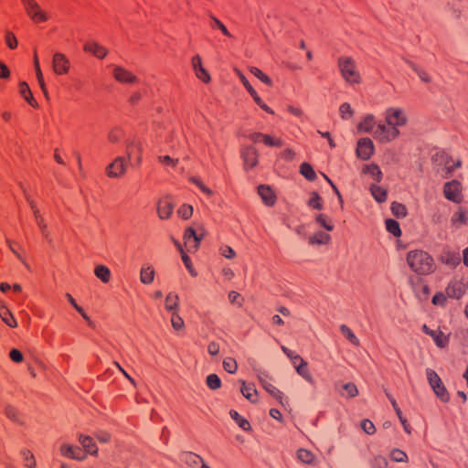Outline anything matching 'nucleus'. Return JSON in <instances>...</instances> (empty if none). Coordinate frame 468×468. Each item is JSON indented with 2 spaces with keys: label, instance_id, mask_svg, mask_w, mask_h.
I'll list each match as a JSON object with an SVG mask.
<instances>
[{
  "label": "nucleus",
  "instance_id": "obj_60",
  "mask_svg": "<svg viewBox=\"0 0 468 468\" xmlns=\"http://www.w3.org/2000/svg\"><path fill=\"white\" fill-rule=\"evenodd\" d=\"M5 43L11 49H14L17 47V39L16 36L8 30L5 32Z\"/></svg>",
  "mask_w": 468,
  "mask_h": 468
},
{
  "label": "nucleus",
  "instance_id": "obj_20",
  "mask_svg": "<svg viewBox=\"0 0 468 468\" xmlns=\"http://www.w3.org/2000/svg\"><path fill=\"white\" fill-rule=\"evenodd\" d=\"M27 201H28V202H29V204H30V207H31V208H32V210H33V212H34L35 218H36V219H37V225L39 226V228H40V229H41V231H42L43 235H44L46 238H48V226H47V224H45V222H44L43 218L40 217V215H39V210L37 208V207H36L35 203H34L32 200H30V198H29L27 196Z\"/></svg>",
  "mask_w": 468,
  "mask_h": 468
},
{
  "label": "nucleus",
  "instance_id": "obj_5",
  "mask_svg": "<svg viewBox=\"0 0 468 468\" xmlns=\"http://www.w3.org/2000/svg\"><path fill=\"white\" fill-rule=\"evenodd\" d=\"M126 168L127 160L124 157L118 156L106 167V173L109 177L116 178L122 176Z\"/></svg>",
  "mask_w": 468,
  "mask_h": 468
},
{
  "label": "nucleus",
  "instance_id": "obj_52",
  "mask_svg": "<svg viewBox=\"0 0 468 468\" xmlns=\"http://www.w3.org/2000/svg\"><path fill=\"white\" fill-rule=\"evenodd\" d=\"M212 21V27H218L225 36L231 37V34L228 30V28L225 27L221 21H219L216 16L210 15L209 16Z\"/></svg>",
  "mask_w": 468,
  "mask_h": 468
},
{
  "label": "nucleus",
  "instance_id": "obj_16",
  "mask_svg": "<svg viewBox=\"0 0 468 468\" xmlns=\"http://www.w3.org/2000/svg\"><path fill=\"white\" fill-rule=\"evenodd\" d=\"M180 460L192 467H196L198 464L202 465L205 463L202 457L191 452H185L181 453Z\"/></svg>",
  "mask_w": 468,
  "mask_h": 468
},
{
  "label": "nucleus",
  "instance_id": "obj_9",
  "mask_svg": "<svg viewBox=\"0 0 468 468\" xmlns=\"http://www.w3.org/2000/svg\"><path fill=\"white\" fill-rule=\"evenodd\" d=\"M374 144L369 138H362L358 141L356 154L358 157L367 160L373 154Z\"/></svg>",
  "mask_w": 468,
  "mask_h": 468
},
{
  "label": "nucleus",
  "instance_id": "obj_62",
  "mask_svg": "<svg viewBox=\"0 0 468 468\" xmlns=\"http://www.w3.org/2000/svg\"><path fill=\"white\" fill-rule=\"evenodd\" d=\"M197 234V232L193 228H187L186 229V231L184 233V240H185V244L187 248Z\"/></svg>",
  "mask_w": 468,
  "mask_h": 468
},
{
  "label": "nucleus",
  "instance_id": "obj_35",
  "mask_svg": "<svg viewBox=\"0 0 468 468\" xmlns=\"http://www.w3.org/2000/svg\"><path fill=\"white\" fill-rule=\"evenodd\" d=\"M229 415L233 420L241 428L243 431H249L250 429V422L241 417L236 410H230Z\"/></svg>",
  "mask_w": 468,
  "mask_h": 468
},
{
  "label": "nucleus",
  "instance_id": "obj_61",
  "mask_svg": "<svg viewBox=\"0 0 468 468\" xmlns=\"http://www.w3.org/2000/svg\"><path fill=\"white\" fill-rule=\"evenodd\" d=\"M448 158H449L448 154L445 152L441 151V152H437L432 156V161L437 165L442 166V165L444 164L445 160H447Z\"/></svg>",
  "mask_w": 468,
  "mask_h": 468
},
{
  "label": "nucleus",
  "instance_id": "obj_59",
  "mask_svg": "<svg viewBox=\"0 0 468 468\" xmlns=\"http://www.w3.org/2000/svg\"><path fill=\"white\" fill-rule=\"evenodd\" d=\"M372 468H388V460L383 456H376L372 461Z\"/></svg>",
  "mask_w": 468,
  "mask_h": 468
},
{
  "label": "nucleus",
  "instance_id": "obj_19",
  "mask_svg": "<svg viewBox=\"0 0 468 468\" xmlns=\"http://www.w3.org/2000/svg\"><path fill=\"white\" fill-rule=\"evenodd\" d=\"M79 441L82 445L83 449L86 451V452L93 455L97 454L98 449L95 443L93 442L91 437L86 435H80Z\"/></svg>",
  "mask_w": 468,
  "mask_h": 468
},
{
  "label": "nucleus",
  "instance_id": "obj_64",
  "mask_svg": "<svg viewBox=\"0 0 468 468\" xmlns=\"http://www.w3.org/2000/svg\"><path fill=\"white\" fill-rule=\"evenodd\" d=\"M361 428L367 434H373L376 431L374 423L369 420H364L361 423Z\"/></svg>",
  "mask_w": 468,
  "mask_h": 468
},
{
  "label": "nucleus",
  "instance_id": "obj_45",
  "mask_svg": "<svg viewBox=\"0 0 468 468\" xmlns=\"http://www.w3.org/2000/svg\"><path fill=\"white\" fill-rule=\"evenodd\" d=\"M223 367L229 374H235L238 369V365L235 359L227 357L223 360Z\"/></svg>",
  "mask_w": 468,
  "mask_h": 468
},
{
  "label": "nucleus",
  "instance_id": "obj_44",
  "mask_svg": "<svg viewBox=\"0 0 468 468\" xmlns=\"http://www.w3.org/2000/svg\"><path fill=\"white\" fill-rule=\"evenodd\" d=\"M207 385L211 389H218L221 386V380L217 374H210L207 377Z\"/></svg>",
  "mask_w": 468,
  "mask_h": 468
},
{
  "label": "nucleus",
  "instance_id": "obj_22",
  "mask_svg": "<svg viewBox=\"0 0 468 468\" xmlns=\"http://www.w3.org/2000/svg\"><path fill=\"white\" fill-rule=\"evenodd\" d=\"M19 92L21 94V96L24 97V99L33 107H37V102L35 101L34 98H33V95L31 93V90L27 85V82L25 81H22L20 82L19 84Z\"/></svg>",
  "mask_w": 468,
  "mask_h": 468
},
{
  "label": "nucleus",
  "instance_id": "obj_3",
  "mask_svg": "<svg viewBox=\"0 0 468 468\" xmlns=\"http://www.w3.org/2000/svg\"><path fill=\"white\" fill-rule=\"evenodd\" d=\"M338 68L343 79L349 84L359 83L361 79L355 60L350 57H340Z\"/></svg>",
  "mask_w": 468,
  "mask_h": 468
},
{
  "label": "nucleus",
  "instance_id": "obj_49",
  "mask_svg": "<svg viewBox=\"0 0 468 468\" xmlns=\"http://www.w3.org/2000/svg\"><path fill=\"white\" fill-rule=\"evenodd\" d=\"M171 324L175 330H181L185 326L184 320L176 311L172 313Z\"/></svg>",
  "mask_w": 468,
  "mask_h": 468
},
{
  "label": "nucleus",
  "instance_id": "obj_32",
  "mask_svg": "<svg viewBox=\"0 0 468 468\" xmlns=\"http://www.w3.org/2000/svg\"><path fill=\"white\" fill-rule=\"evenodd\" d=\"M20 454L23 458L24 465L27 468H35L36 467V465H37L36 459H35L33 453L29 450L23 449L20 452Z\"/></svg>",
  "mask_w": 468,
  "mask_h": 468
},
{
  "label": "nucleus",
  "instance_id": "obj_54",
  "mask_svg": "<svg viewBox=\"0 0 468 468\" xmlns=\"http://www.w3.org/2000/svg\"><path fill=\"white\" fill-rule=\"evenodd\" d=\"M177 213L183 219H187L193 214V207L190 205H183L179 207Z\"/></svg>",
  "mask_w": 468,
  "mask_h": 468
},
{
  "label": "nucleus",
  "instance_id": "obj_48",
  "mask_svg": "<svg viewBox=\"0 0 468 468\" xmlns=\"http://www.w3.org/2000/svg\"><path fill=\"white\" fill-rule=\"evenodd\" d=\"M339 112H340L341 118L344 120H347V119L351 118L354 114V111L352 110L350 104L347 102H345L340 105Z\"/></svg>",
  "mask_w": 468,
  "mask_h": 468
},
{
  "label": "nucleus",
  "instance_id": "obj_30",
  "mask_svg": "<svg viewBox=\"0 0 468 468\" xmlns=\"http://www.w3.org/2000/svg\"><path fill=\"white\" fill-rule=\"evenodd\" d=\"M79 450L80 449L78 447H73L72 445L69 444H63L60 447V452L62 455L68 458L82 461V458H80L79 455H77L76 453V452Z\"/></svg>",
  "mask_w": 468,
  "mask_h": 468
},
{
  "label": "nucleus",
  "instance_id": "obj_17",
  "mask_svg": "<svg viewBox=\"0 0 468 468\" xmlns=\"http://www.w3.org/2000/svg\"><path fill=\"white\" fill-rule=\"evenodd\" d=\"M173 209L174 206L170 202L165 200L158 202L157 213L161 219L168 218L171 216Z\"/></svg>",
  "mask_w": 468,
  "mask_h": 468
},
{
  "label": "nucleus",
  "instance_id": "obj_11",
  "mask_svg": "<svg viewBox=\"0 0 468 468\" xmlns=\"http://www.w3.org/2000/svg\"><path fill=\"white\" fill-rule=\"evenodd\" d=\"M84 50L93 54L98 58H103L108 54L107 48L95 41L86 43Z\"/></svg>",
  "mask_w": 468,
  "mask_h": 468
},
{
  "label": "nucleus",
  "instance_id": "obj_42",
  "mask_svg": "<svg viewBox=\"0 0 468 468\" xmlns=\"http://www.w3.org/2000/svg\"><path fill=\"white\" fill-rule=\"evenodd\" d=\"M250 71L251 72V74H253L256 78H258L263 83H265L269 86L272 85L271 80L258 68L250 67Z\"/></svg>",
  "mask_w": 468,
  "mask_h": 468
},
{
  "label": "nucleus",
  "instance_id": "obj_8",
  "mask_svg": "<svg viewBox=\"0 0 468 468\" xmlns=\"http://www.w3.org/2000/svg\"><path fill=\"white\" fill-rule=\"evenodd\" d=\"M113 78L121 83H134L137 77L121 66H112Z\"/></svg>",
  "mask_w": 468,
  "mask_h": 468
},
{
  "label": "nucleus",
  "instance_id": "obj_57",
  "mask_svg": "<svg viewBox=\"0 0 468 468\" xmlns=\"http://www.w3.org/2000/svg\"><path fill=\"white\" fill-rule=\"evenodd\" d=\"M255 372H256V375H257V378L258 380L260 381V383L261 384L262 388L269 384L270 382L268 381L269 379V374L266 370H263V369H254Z\"/></svg>",
  "mask_w": 468,
  "mask_h": 468
},
{
  "label": "nucleus",
  "instance_id": "obj_37",
  "mask_svg": "<svg viewBox=\"0 0 468 468\" xmlns=\"http://www.w3.org/2000/svg\"><path fill=\"white\" fill-rule=\"evenodd\" d=\"M300 173L309 181L316 178V174L313 166L308 163H303L300 167Z\"/></svg>",
  "mask_w": 468,
  "mask_h": 468
},
{
  "label": "nucleus",
  "instance_id": "obj_34",
  "mask_svg": "<svg viewBox=\"0 0 468 468\" xmlns=\"http://www.w3.org/2000/svg\"><path fill=\"white\" fill-rule=\"evenodd\" d=\"M340 332L347 338V340L354 346H359V339L353 333V331L346 324L339 326Z\"/></svg>",
  "mask_w": 468,
  "mask_h": 468
},
{
  "label": "nucleus",
  "instance_id": "obj_33",
  "mask_svg": "<svg viewBox=\"0 0 468 468\" xmlns=\"http://www.w3.org/2000/svg\"><path fill=\"white\" fill-rule=\"evenodd\" d=\"M94 273L102 282H108L111 277V271L104 265H99L95 268Z\"/></svg>",
  "mask_w": 468,
  "mask_h": 468
},
{
  "label": "nucleus",
  "instance_id": "obj_1",
  "mask_svg": "<svg viewBox=\"0 0 468 468\" xmlns=\"http://www.w3.org/2000/svg\"><path fill=\"white\" fill-rule=\"evenodd\" d=\"M384 116L385 123H378L373 136L382 143H388L400 134L399 128L407 124L408 118L400 108H388L386 110Z\"/></svg>",
  "mask_w": 468,
  "mask_h": 468
},
{
  "label": "nucleus",
  "instance_id": "obj_31",
  "mask_svg": "<svg viewBox=\"0 0 468 468\" xmlns=\"http://www.w3.org/2000/svg\"><path fill=\"white\" fill-rule=\"evenodd\" d=\"M364 172L370 175L371 177L377 182H380L382 179V172L378 165L371 164L364 167Z\"/></svg>",
  "mask_w": 468,
  "mask_h": 468
},
{
  "label": "nucleus",
  "instance_id": "obj_18",
  "mask_svg": "<svg viewBox=\"0 0 468 468\" xmlns=\"http://www.w3.org/2000/svg\"><path fill=\"white\" fill-rule=\"evenodd\" d=\"M429 335L441 348L445 347L449 343V336L440 330H432V332H429Z\"/></svg>",
  "mask_w": 468,
  "mask_h": 468
},
{
  "label": "nucleus",
  "instance_id": "obj_24",
  "mask_svg": "<svg viewBox=\"0 0 468 468\" xmlns=\"http://www.w3.org/2000/svg\"><path fill=\"white\" fill-rule=\"evenodd\" d=\"M0 317L3 320V322L5 323L10 327H16L17 325V323L14 318L12 313L5 306L0 307Z\"/></svg>",
  "mask_w": 468,
  "mask_h": 468
},
{
  "label": "nucleus",
  "instance_id": "obj_55",
  "mask_svg": "<svg viewBox=\"0 0 468 468\" xmlns=\"http://www.w3.org/2000/svg\"><path fill=\"white\" fill-rule=\"evenodd\" d=\"M308 205L315 209H322L323 205L321 202V197L316 192L312 193V197L308 201Z\"/></svg>",
  "mask_w": 468,
  "mask_h": 468
},
{
  "label": "nucleus",
  "instance_id": "obj_15",
  "mask_svg": "<svg viewBox=\"0 0 468 468\" xmlns=\"http://www.w3.org/2000/svg\"><path fill=\"white\" fill-rule=\"evenodd\" d=\"M241 155L247 167H254L257 165V151L253 147L245 148Z\"/></svg>",
  "mask_w": 468,
  "mask_h": 468
},
{
  "label": "nucleus",
  "instance_id": "obj_50",
  "mask_svg": "<svg viewBox=\"0 0 468 468\" xmlns=\"http://www.w3.org/2000/svg\"><path fill=\"white\" fill-rule=\"evenodd\" d=\"M126 146H127V160H131L132 159V155H133L132 148L137 149L139 154L142 151L141 144L139 142L134 141V140H127L126 141Z\"/></svg>",
  "mask_w": 468,
  "mask_h": 468
},
{
  "label": "nucleus",
  "instance_id": "obj_29",
  "mask_svg": "<svg viewBox=\"0 0 468 468\" xmlns=\"http://www.w3.org/2000/svg\"><path fill=\"white\" fill-rule=\"evenodd\" d=\"M179 298L174 292H169L165 297V309L170 312H175L178 308Z\"/></svg>",
  "mask_w": 468,
  "mask_h": 468
},
{
  "label": "nucleus",
  "instance_id": "obj_46",
  "mask_svg": "<svg viewBox=\"0 0 468 468\" xmlns=\"http://www.w3.org/2000/svg\"><path fill=\"white\" fill-rule=\"evenodd\" d=\"M391 211L394 214V216L398 218H404L407 215V209L406 207L398 202H393L391 204Z\"/></svg>",
  "mask_w": 468,
  "mask_h": 468
},
{
  "label": "nucleus",
  "instance_id": "obj_53",
  "mask_svg": "<svg viewBox=\"0 0 468 468\" xmlns=\"http://www.w3.org/2000/svg\"><path fill=\"white\" fill-rule=\"evenodd\" d=\"M390 456H391V459L397 463H404V462H407V460H408L407 454L403 451L399 450V449L393 450L391 452Z\"/></svg>",
  "mask_w": 468,
  "mask_h": 468
},
{
  "label": "nucleus",
  "instance_id": "obj_40",
  "mask_svg": "<svg viewBox=\"0 0 468 468\" xmlns=\"http://www.w3.org/2000/svg\"><path fill=\"white\" fill-rule=\"evenodd\" d=\"M35 70H36V75H37V79L38 80L39 86H40L45 97L47 99H48V90L46 88V84H45L44 78H43V73L41 71L38 60H36Z\"/></svg>",
  "mask_w": 468,
  "mask_h": 468
},
{
  "label": "nucleus",
  "instance_id": "obj_4",
  "mask_svg": "<svg viewBox=\"0 0 468 468\" xmlns=\"http://www.w3.org/2000/svg\"><path fill=\"white\" fill-rule=\"evenodd\" d=\"M25 5L26 12L34 21L45 22L48 20V15L41 10L36 0H21Z\"/></svg>",
  "mask_w": 468,
  "mask_h": 468
},
{
  "label": "nucleus",
  "instance_id": "obj_6",
  "mask_svg": "<svg viewBox=\"0 0 468 468\" xmlns=\"http://www.w3.org/2000/svg\"><path fill=\"white\" fill-rule=\"evenodd\" d=\"M52 68L58 75L66 74L69 69V61L64 54L57 52L53 56Z\"/></svg>",
  "mask_w": 468,
  "mask_h": 468
},
{
  "label": "nucleus",
  "instance_id": "obj_27",
  "mask_svg": "<svg viewBox=\"0 0 468 468\" xmlns=\"http://www.w3.org/2000/svg\"><path fill=\"white\" fill-rule=\"evenodd\" d=\"M330 239L328 234L319 231L309 238V243L313 245H323L328 243Z\"/></svg>",
  "mask_w": 468,
  "mask_h": 468
},
{
  "label": "nucleus",
  "instance_id": "obj_12",
  "mask_svg": "<svg viewBox=\"0 0 468 468\" xmlns=\"http://www.w3.org/2000/svg\"><path fill=\"white\" fill-rule=\"evenodd\" d=\"M378 124L376 123L375 117L372 114H367L364 120L358 123L357 130L360 133H367L373 134Z\"/></svg>",
  "mask_w": 468,
  "mask_h": 468
},
{
  "label": "nucleus",
  "instance_id": "obj_26",
  "mask_svg": "<svg viewBox=\"0 0 468 468\" xmlns=\"http://www.w3.org/2000/svg\"><path fill=\"white\" fill-rule=\"evenodd\" d=\"M154 270L151 266L143 267L140 273V281L144 284H149L154 281Z\"/></svg>",
  "mask_w": 468,
  "mask_h": 468
},
{
  "label": "nucleus",
  "instance_id": "obj_39",
  "mask_svg": "<svg viewBox=\"0 0 468 468\" xmlns=\"http://www.w3.org/2000/svg\"><path fill=\"white\" fill-rule=\"evenodd\" d=\"M198 230H200V233H197L195 238L192 239V242L187 248V250L192 252L196 251L200 244V241L202 240L204 235H205V229L202 226H199Z\"/></svg>",
  "mask_w": 468,
  "mask_h": 468
},
{
  "label": "nucleus",
  "instance_id": "obj_2",
  "mask_svg": "<svg viewBox=\"0 0 468 468\" xmlns=\"http://www.w3.org/2000/svg\"><path fill=\"white\" fill-rule=\"evenodd\" d=\"M407 262L410 269L420 275L429 274L434 270L432 258L423 250L408 252Z\"/></svg>",
  "mask_w": 468,
  "mask_h": 468
},
{
  "label": "nucleus",
  "instance_id": "obj_56",
  "mask_svg": "<svg viewBox=\"0 0 468 468\" xmlns=\"http://www.w3.org/2000/svg\"><path fill=\"white\" fill-rule=\"evenodd\" d=\"M343 388L346 392V396L349 398H354L358 394V389L354 383H346L343 385Z\"/></svg>",
  "mask_w": 468,
  "mask_h": 468
},
{
  "label": "nucleus",
  "instance_id": "obj_47",
  "mask_svg": "<svg viewBox=\"0 0 468 468\" xmlns=\"http://www.w3.org/2000/svg\"><path fill=\"white\" fill-rule=\"evenodd\" d=\"M432 390L441 401L447 402L449 400V393L447 392L443 383L440 384L438 388H432Z\"/></svg>",
  "mask_w": 468,
  "mask_h": 468
},
{
  "label": "nucleus",
  "instance_id": "obj_10",
  "mask_svg": "<svg viewBox=\"0 0 468 468\" xmlns=\"http://www.w3.org/2000/svg\"><path fill=\"white\" fill-rule=\"evenodd\" d=\"M465 292V285L459 281H453L449 283L446 288V294L448 297L460 299Z\"/></svg>",
  "mask_w": 468,
  "mask_h": 468
},
{
  "label": "nucleus",
  "instance_id": "obj_25",
  "mask_svg": "<svg viewBox=\"0 0 468 468\" xmlns=\"http://www.w3.org/2000/svg\"><path fill=\"white\" fill-rule=\"evenodd\" d=\"M370 192L375 200L378 203L385 202L387 199V191L377 185H372L370 187Z\"/></svg>",
  "mask_w": 468,
  "mask_h": 468
},
{
  "label": "nucleus",
  "instance_id": "obj_36",
  "mask_svg": "<svg viewBox=\"0 0 468 468\" xmlns=\"http://www.w3.org/2000/svg\"><path fill=\"white\" fill-rule=\"evenodd\" d=\"M426 378L431 388H438L442 383L439 375L432 369H426Z\"/></svg>",
  "mask_w": 468,
  "mask_h": 468
},
{
  "label": "nucleus",
  "instance_id": "obj_28",
  "mask_svg": "<svg viewBox=\"0 0 468 468\" xmlns=\"http://www.w3.org/2000/svg\"><path fill=\"white\" fill-rule=\"evenodd\" d=\"M294 367L296 369V372L300 376H302L306 381H308L309 383H313V378L309 373L307 363L303 359H301V362L295 365Z\"/></svg>",
  "mask_w": 468,
  "mask_h": 468
},
{
  "label": "nucleus",
  "instance_id": "obj_43",
  "mask_svg": "<svg viewBox=\"0 0 468 468\" xmlns=\"http://www.w3.org/2000/svg\"><path fill=\"white\" fill-rule=\"evenodd\" d=\"M5 416L10 419L11 420L17 422L19 424H22V421L20 420L18 417V411L11 405H6L5 407Z\"/></svg>",
  "mask_w": 468,
  "mask_h": 468
},
{
  "label": "nucleus",
  "instance_id": "obj_7",
  "mask_svg": "<svg viewBox=\"0 0 468 468\" xmlns=\"http://www.w3.org/2000/svg\"><path fill=\"white\" fill-rule=\"evenodd\" d=\"M444 196L447 199L459 203L461 202V185L458 181H451L444 185Z\"/></svg>",
  "mask_w": 468,
  "mask_h": 468
},
{
  "label": "nucleus",
  "instance_id": "obj_63",
  "mask_svg": "<svg viewBox=\"0 0 468 468\" xmlns=\"http://www.w3.org/2000/svg\"><path fill=\"white\" fill-rule=\"evenodd\" d=\"M229 300L231 303L238 304L239 306H241L243 303V298L239 292L235 291L229 292Z\"/></svg>",
  "mask_w": 468,
  "mask_h": 468
},
{
  "label": "nucleus",
  "instance_id": "obj_13",
  "mask_svg": "<svg viewBox=\"0 0 468 468\" xmlns=\"http://www.w3.org/2000/svg\"><path fill=\"white\" fill-rule=\"evenodd\" d=\"M239 382L241 383L240 392L242 393V395L250 402L256 403L258 391L255 388L254 384H252V383L247 384L243 380H240Z\"/></svg>",
  "mask_w": 468,
  "mask_h": 468
},
{
  "label": "nucleus",
  "instance_id": "obj_58",
  "mask_svg": "<svg viewBox=\"0 0 468 468\" xmlns=\"http://www.w3.org/2000/svg\"><path fill=\"white\" fill-rule=\"evenodd\" d=\"M261 140L269 146H282V141L281 139H275L268 134H263Z\"/></svg>",
  "mask_w": 468,
  "mask_h": 468
},
{
  "label": "nucleus",
  "instance_id": "obj_41",
  "mask_svg": "<svg viewBox=\"0 0 468 468\" xmlns=\"http://www.w3.org/2000/svg\"><path fill=\"white\" fill-rule=\"evenodd\" d=\"M386 228L388 232L393 234L395 237H399L401 235V230L399 223L394 219H387L386 220Z\"/></svg>",
  "mask_w": 468,
  "mask_h": 468
},
{
  "label": "nucleus",
  "instance_id": "obj_21",
  "mask_svg": "<svg viewBox=\"0 0 468 468\" xmlns=\"http://www.w3.org/2000/svg\"><path fill=\"white\" fill-rule=\"evenodd\" d=\"M296 455L297 459L305 464H313L315 461V455L304 448L299 449Z\"/></svg>",
  "mask_w": 468,
  "mask_h": 468
},
{
  "label": "nucleus",
  "instance_id": "obj_23",
  "mask_svg": "<svg viewBox=\"0 0 468 468\" xmlns=\"http://www.w3.org/2000/svg\"><path fill=\"white\" fill-rule=\"evenodd\" d=\"M441 261L447 265L455 267L460 263L461 259L458 252L447 250L441 257Z\"/></svg>",
  "mask_w": 468,
  "mask_h": 468
},
{
  "label": "nucleus",
  "instance_id": "obj_51",
  "mask_svg": "<svg viewBox=\"0 0 468 468\" xmlns=\"http://www.w3.org/2000/svg\"><path fill=\"white\" fill-rule=\"evenodd\" d=\"M406 62L418 74V76L420 78L421 80H423L425 82L431 81V78L429 77L427 72H425L424 70L420 69L417 65H415L414 63H412L409 60H407Z\"/></svg>",
  "mask_w": 468,
  "mask_h": 468
},
{
  "label": "nucleus",
  "instance_id": "obj_14",
  "mask_svg": "<svg viewBox=\"0 0 468 468\" xmlns=\"http://www.w3.org/2000/svg\"><path fill=\"white\" fill-rule=\"evenodd\" d=\"M258 193L265 205L272 206L275 203V195L270 186L264 185L260 186L258 187Z\"/></svg>",
  "mask_w": 468,
  "mask_h": 468
},
{
  "label": "nucleus",
  "instance_id": "obj_38",
  "mask_svg": "<svg viewBox=\"0 0 468 468\" xmlns=\"http://www.w3.org/2000/svg\"><path fill=\"white\" fill-rule=\"evenodd\" d=\"M468 221V214L467 211L459 209L458 212H456L452 218V222L453 225L461 226L466 224Z\"/></svg>",
  "mask_w": 468,
  "mask_h": 468
}]
</instances>
